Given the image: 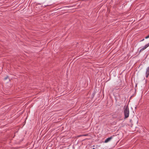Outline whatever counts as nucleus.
I'll return each instance as SVG.
<instances>
[{
	"instance_id": "f257e3e1",
	"label": "nucleus",
	"mask_w": 149,
	"mask_h": 149,
	"mask_svg": "<svg viewBox=\"0 0 149 149\" xmlns=\"http://www.w3.org/2000/svg\"><path fill=\"white\" fill-rule=\"evenodd\" d=\"M124 114L125 116V118H127L129 115V110L128 106L124 107Z\"/></svg>"
},
{
	"instance_id": "f03ea898",
	"label": "nucleus",
	"mask_w": 149,
	"mask_h": 149,
	"mask_svg": "<svg viewBox=\"0 0 149 149\" xmlns=\"http://www.w3.org/2000/svg\"><path fill=\"white\" fill-rule=\"evenodd\" d=\"M149 46V43L146 45L144 46L139 51V53L141 52L142 51L145 49L147 47Z\"/></svg>"
},
{
	"instance_id": "7ed1b4c3",
	"label": "nucleus",
	"mask_w": 149,
	"mask_h": 149,
	"mask_svg": "<svg viewBox=\"0 0 149 149\" xmlns=\"http://www.w3.org/2000/svg\"><path fill=\"white\" fill-rule=\"evenodd\" d=\"M113 136L114 135H113L107 138L104 141V142L106 143L110 141L113 138Z\"/></svg>"
},
{
	"instance_id": "20e7f679",
	"label": "nucleus",
	"mask_w": 149,
	"mask_h": 149,
	"mask_svg": "<svg viewBox=\"0 0 149 149\" xmlns=\"http://www.w3.org/2000/svg\"><path fill=\"white\" fill-rule=\"evenodd\" d=\"M146 77L147 78L149 75V66L146 69Z\"/></svg>"
},
{
	"instance_id": "39448f33",
	"label": "nucleus",
	"mask_w": 149,
	"mask_h": 149,
	"mask_svg": "<svg viewBox=\"0 0 149 149\" xmlns=\"http://www.w3.org/2000/svg\"><path fill=\"white\" fill-rule=\"evenodd\" d=\"M71 7H72V6H66L65 7V8H66L65 9V10H69V8H70Z\"/></svg>"
},
{
	"instance_id": "423d86ee",
	"label": "nucleus",
	"mask_w": 149,
	"mask_h": 149,
	"mask_svg": "<svg viewBox=\"0 0 149 149\" xmlns=\"http://www.w3.org/2000/svg\"><path fill=\"white\" fill-rule=\"evenodd\" d=\"M149 38V35L145 37L146 39H147Z\"/></svg>"
},
{
	"instance_id": "0eeeda50",
	"label": "nucleus",
	"mask_w": 149,
	"mask_h": 149,
	"mask_svg": "<svg viewBox=\"0 0 149 149\" xmlns=\"http://www.w3.org/2000/svg\"><path fill=\"white\" fill-rule=\"evenodd\" d=\"M8 78V77L7 76L6 77H5V78H4V80H6Z\"/></svg>"
},
{
	"instance_id": "6e6552de",
	"label": "nucleus",
	"mask_w": 149,
	"mask_h": 149,
	"mask_svg": "<svg viewBox=\"0 0 149 149\" xmlns=\"http://www.w3.org/2000/svg\"><path fill=\"white\" fill-rule=\"evenodd\" d=\"M144 40V39H143V40H142L141 41H143V40Z\"/></svg>"
},
{
	"instance_id": "1a4fd4ad",
	"label": "nucleus",
	"mask_w": 149,
	"mask_h": 149,
	"mask_svg": "<svg viewBox=\"0 0 149 149\" xmlns=\"http://www.w3.org/2000/svg\"><path fill=\"white\" fill-rule=\"evenodd\" d=\"M92 149H95V148H93Z\"/></svg>"
}]
</instances>
